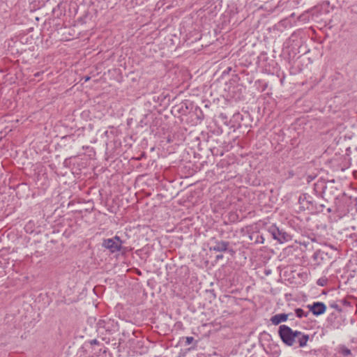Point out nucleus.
<instances>
[{"label": "nucleus", "instance_id": "obj_18", "mask_svg": "<svg viewBox=\"0 0 357 357\" xmlns=\"http://www.w3.org/2000/svg\"><path fill=\"white\" fill-rule=\"evenodd\" d=\"M324 208V204H317V208H315V210L314 211L322 212Z\"/></svg>", "mask_w": 357, "mask_h": 357}, {"label": "nucleus", "instance_id": "obj_13", "mask_svg": "<svg viewBox=\"0 0 357 357\" xmlns=\"http://www.w3.org/2000/svg\"><path fill=\"white\" fill-rule=\"evenodd\" d=\"M195 114L197 115V118L199 120H203L204 119V113H203L202 110L201 109V108L197 106L195 107Z\"/></svg>", "mask_w": 357, "mask_h": 357}, {"label": "nucleus", "instance_id": "obj_24", "mask_svg": "<svg viewBox=\"0 0 357 357\" xmlns=\"http://www.w3.org/2000/svg\"><path fill=\"white\" fill-rule=\"evenodd\" d=\"M222 257H223V256H222V255H217V256H216V259H222Z\"/></svg>", "mask_w": 357, "mask_h": 357}, {"label": "nucleus", "instance_id": "obj_9", "mask_svg": "<svg viewBox=\"0 0 357 357\" xmlns=\"http://www.w3.org/2000/svg\"><path fill=\"white\" fill-rule=\"evenodd\" d=\"M292 313H281V314H277L271 317L270 321H271L272 324L275 326L279 325L282 322L286 321L288 318L290 316H292Z\"/></svg>", "mask_w": 357, "mask_h": 357}, {"label": "nucleus", "instance_id": "obj_29", "mask_svg": "<svg viewBox=\"0 0 357 357\" xmlns=\"http://www.w3.org/2000/svg\"><path fill=\"white\" fill-rule=\"evenodd\" d=\"M318 185H319V184H318V183H316V184H315V188H317Z\"/></svg>", "mask_w": 357, "mask_h": 357}, {"label": "nucleus", "instance_id": "obj_30", "mask_svg": "<svg viewBox=\"0 0 357 357\" xmlns=\"http://www.w3.org/2000/svg\"><path fill=\"white\" fill-rule=\"evenodd\" d=\"M327 211H328V212H330V211H331V208H328V209H327Z\"/></svg>", "mask_w": 357, "mask_h": 357}, {"label": "nucleus", "instance_id": "obj_11", "mask_svg": "<svg viewBox=\"0 0 357 357\" xmlns=\"http://www.w3.org/2000/svg\"><path fill=\"white\" fill-rule=\"evenodd\" d=\"M249 238L250 240H255V243H264V238L262 235H260L258 232H253L250 236Z\"/></svg>", "mask_w": 357, "mask_h": 357}, {"label": "nucleus", "instance_id": "obj_26", "mask_svg": "<svg viewBox=\"0 0 357 357\" xmlns=\"http://www.w3.org/2000/svg\"><path fill=\"white\" fill-rule=\"evenodd\" d=\"M142 158H143V155H141V157L138 158V160L142 159Z\"/></svg>", "mask_w": 357, "mask_h": 357}, {"label": "nucleus", "instance_id": "obj_5", "mask_svg": "<svg viewBox=\"0 0 357 357\" xmlns=\"http://www.w3.org/2000/svg\"><path fill=\"white\" fill-rule=\"evenodd\" d=\"M298 203L300 208L303 210L314 211L317 208V204L312 199V197L307 194H303L299 197Z\"/></svg>", "mask_w": 357, "mask_h": 357}, {"label": "nucleus", "instance_id": "obj_6", "mask_svg": "<svg viewBox=\"0 0 357 357\" xmlns=\"http://www.w3.org/2000/svg\"><path fill=\"white\" fill-rule=\"evenodd\" d=\"M307 308L309 312H312L315 317H319L324 314L326 311L327 307L323 302H313L312 304L307 305Z\"/></svg>", "mask_w": 357, "mask_h": 357}, {"label": "nucleus", "instance_id": "obj_20", "mask_svg": "<svg viewBox=\"0 0 357 357\" xmlns=\"http://www.w3.org/2000/svg\"><path fill=\"white\" fill-rule=\"evenodd\" d=\"M90 344L91 345H93V344H99V342L96 340V339H93L92 340L90 341Z\"/></svg>", "mask_w": 357, "mask_h": 357}, {"label": "nucleus", "instance_id": "obj_10", "mask_svg": "<svg viewBox=\"0 0 357 357\" xmlns=\"http://www.w3.org/2000/svg\"><path fill=\"white\" fill-rule=\"evenodd\" d=\"M309 338V335L298 331V334L296 335V343H298L299 347H305L307 346Z\"/></svg>", "mask_w": 357, "mask_h": 357}, {"label": "nucleus", "instance_id": "obj_23", "mask_svg": "<svg viewBox=\"0 0 357 357\" xmlns=\"http://www.w3.org/2000/svg\"><path fill=\"white\" fill-rule=\"evenodd\" d=\"M41 73H42L41 72H38V73H36L34 75V76H35V77H39V76H40V75Z\"/></svg>", "mask_w": 357, "mask_h": 357}, {"label": "nucleus", "instance_id": "obj_25", "mask_svg": "<svg viewBox=\"0 0 357 357\" xmlns=\"http://www.w3.org/2000/svg\"><path fill=\"white\" fill-rule=\"evenodd\" d=\"M90 77H84V81L85 82H87L88 80H89Z\"/></svg>", "mask_w": 357, "mask_h": 357}, {"label": "nucleus", "instance_id": "obj_3", "mask_svg": "<svg viewBox=\"0 0 357 357\" xmlns=\"http://www.w3.org/2000/svg\"><path fill=\"white\" fill-rule=\"evenodd\" d=\"M272 238L279 243H284L291 240V236L284 229H280L275 224H271L267 228Z\"/></svg>", "mask_w": 357, "mask_h": 357}, {"label": "nucleus", "instance_id": "obj_8", "mask_svg": "<svg viewBox=\"0 0 357 357\" xmlns=\"http://www.w3.org/2000/svg\"><path fill=\"white\" fill-rule=\"evenodd\" d=\"M312 259L317 264H321L329 259L328 255L324 250H317L312 255Z\"/></svg>", "mask_w": 357, "mask_h": 357}, {"label": "nucleus", "instance_id": "obj_14", "mask_svg": "<svg viewBox=\"0 0 357 357\" xmlns=\"http://www.w3.org/2000/svg\"><path fill=\"white\" fill-rule=\"evenodd\" d=\"M328 279L325 277H322V278H320L317 282V284L319 285V286H321V287H324L328 283Z\"/></svg>", "mask_w": 357, "mask_h": 357}, {"label": "nucleus", "instance_id": "obj_1", "mask_svg": "<svg viewBox=\"0 0 357 357\" xmlns=\"http://www.w3.org/2000/svg\"><path fill=\"white\" fill-rule=\"evenodd\" d=\"M278 333L285 345L292 347L296 343V335L298 334V331H294L289 326L283 324L279 326Z\"/></svg>", "mask_w": 357, "mask_h": 357}, {"label": "nucleus", "instance_id": "obj_21", "mask_svg": "<svg viewBox=\"0 0 357 357\" xmlns=\"http://www.w3.org/2000/svg\"><path fill=\"white\" fill-rule=\"evenodd\" d=\"M228 252H229L231 255H234L235 253L234 250L232 248H229L227 250Z\"/></svg>", "mask_w": 357, "mask_h": 357}, {"label": "nucleus", "instance_id": "obj_2", "mask_svg": "<svg viewBox=\"0 0 357 357\" xmlns=\"http://www.w3.org/2000/svg\"><path fill=\"white\" fill-rule=\"evenodd\" d=\"M117 325L113 321L100 320L97 324V331L102 340L106 343L109 342V338L105 335L106 334L112 335L116 331Z\"/></svg>", "mask_w": 357, "mask_h": 357}, {"label": "nucleus", "instance_id": "obj_15", "mask_svg": "<svg viewBox=\"0 0 357 357\" xmlns=\"http://www.w3.org/2000/svg\"><path fill=\"white\" fill-rule=\"evenodd\" d=\"M329 305L331 307L335 309L337 311H338L340 312H342L341 307L337 303H330Z\"/></svg>", "mask_w": 357, "mask_h": 357}, {"label": "nucleus", "instance_id": "obj_7", "mask_svg": "<svg viewBox=\"0 0 357 357\" xmlns=\"http://www.w3.org/2000/svg\"><path fill=\"white\" fill-rule=\"evenodd\" d=\"M215 245L209 248L210 251L227 252L229 243L225 241H215Z\"/></svg>", "mask_w": 357, "mask_h": 357}, {"label": "nucleus", "instance_id": "obj_16", "mask_svg": "<svg viewBox=\"0 0 357 357\" xmlns=\"http://www.w3.org/2000/svg\"><path fill=\"white\" fill-rule=\"evenodd\" d=\"M351 350L344 347L342 349V354L344 356H349L351 355Z\"/></svg>", "mask_w": 357, "mask_h": 357}, {"label": "nucleus", "instance_id": "obj_12", "mask_svg": "<svg viewBox=\"0 0 357 357\" xmlns=\"http://www.w3.org/2000/svg\"><path fill=\"white\" fill-rule=\"evenodd\" d=\"M296 316L298 318L307 317L309 315V312H304L301 308H296L295 309Z\"/></svg>", "mask_w": 357, "mask_h": 357}, {"label": "nucleus", "instance_id": "obj_4", "mask_svg": "<svg viewBox=\"0 0 357 357\" xmlns=\"http://www.w3.org/2000/svg\"><path fill=\"white\" fill-rule=\"evenodd\" d=\"M123 243V241L121 240L120 237L116 235L112 238L104 239L102 245L112 253H114L122 250Z\"/></svg>", "mask_w": 357, "mask_h": 357}, {"label": "nucleus", "instance_id": "obj_28", "mask_svg": "<svg viewBox=\"0 0 357 357\" xmlns=\"http://www.w3.org/2000/svg\"><path fill=\"white\" fill-rule=\"evenodd\" d=\"M142 158H143V155H141V157L138 158V160L142 159Z\"/></svg>", "mask_w": 357, "mask_h": 357}, {"label": "nucleus", "instance_id": "obj_17", "mask_svg": "<svg viewBox=\"0 0 357 357\" xmlns=\"http://www.w3.org/2000/svg\"><path fill=\"white\" fill-rule=\"evenodd\" d=\"M194 341L193 337H185V345L190 344Z\"/></svg>", "mask_w": 357, "mask_h": 357}, {"label": "nucleus", "instance_id": "obj_27", "mask_svg": "<svg viewBox=\"0 0 357 357\" xmlns=\"http://www.w3.org/2000/svg\"><path fill=\"white\" fill-rule=\"evenodd\" d=\"M142 158H143V155H141V157L138 158V160L142 159Z\"/></svg>", "mask_w": 357, "mask_h": 357}, {"label": "nucleus", "instance_id": "obj_22", "mask_svg": "<svg viewBox=\"0 0 357 357\" xmlns=\"http://www.w3.org/2000/svg\"><path fill=\"white\" fill-rule=\"evenodd\" d=\"M342 303L345 305H350V302L347 301V300L344 299L342 300Z\"/></svg>", "mask_w": 357, "mask_h": 357}, {"label": "nucleus", "instance_id": "obj_19", "mask_svg": "<svg viewBox=\"0 0 357 357\" xmlns=\"http://www.w3.org/2000/svg\"><path fill=\"white\" fill-rule=\"evenodd\" d=\"M314 178H315V176L309 175L307 176L306 181L309 183V182L312 181Z\"/></svg>", "mask_w": 357, "mask_h": 357}]
</instances>
